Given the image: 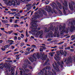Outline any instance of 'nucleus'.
Wrapping results in <instances>:
<instances>
[{
  "instance_id": "obj_25",
  "label": "nucleus",
  "mask_w": 75,
  "mask_h": 75,
  "mask_svg": "<svg viewBox=\"0 0 75 75\" xmlns=\"http://www.w3.org/2000/svg\"><path fill=\"white\" fill-rule=\"evenodd\" d=\"M4 66L3 65V64H0V69H3V68H4Z\"/></svg>"
},
{
  "instance_id": "obj_1",
  "label": "nucleus",
  "mask_w": 75,
  "mask_h": 75,
  "mask_svg": "<svg viewBox=\"0 0 75 75\" xmlns=\"http://www.w3.org/2000/svg\"><path fill=\"white\" fill-rule=\"evenodd\" d=\"M56 53L57 54H55V56H54V58L55 60L56 61H57L59 60V55H60V53L61 55H63L65 57L67 55V52L66 51L64 50V51L63 50H61L60 51H57L56 52Z\"/></svg>"
},
{
  "instance_id": "obj_2",
  "label": "nucleus",
  "mask_w": 75,
  "mask_h": 75,
  "mask_svg": "<svg viewBox=\"0 0 75 75\" xmlns=\"http://www.w3.org/2000/svg\"><path fill=\"white\" fill-rule=\"evenodd\" d=\"M37 57L38 59H40V58L41 57L42 60H46L47 55V54L44 55V53H42V52L40 53V54L39 53H37L36 54Z\"/></svg>"
},
{
  "instance_id": "obj_4",
  "label": "nucleus",
  "mask_w": 75,
  "mask_h": 75,
  "mask_svg": "<svg viewBox=\"0 0 75 75\" xmlns=\"http://www.w3.org/2000/svg\"><path fill=\"white\" fill-rule=\"evenodd\" d=\"M60 34L63 35V33L64 32L67 34L68 30L67 28L65 29V26H63L62 27L60 28Z\"/></svg>"
},
{
  "instance_id": "obj_15",
  "label": "nucleus",
  "mask_w": 75,
  "mask_h": 75,
  "mask_svg": "<svg viewBox=\"0 0 75 75\" xmlns=\"http://www.w3.org/2000/svg\"><path fill=\"white\" fill-rule=\"evenodd\" d=\"M49 35L50 36L49 37V38H52V37H53V36H54V34L52 33V32H50V33H49Z\"/></svg>"
},
{
  "instance_id": "obj_16",
  "label": "nucleus",
  "mask_w": 75,
  "mask_h": 75,
  "mask_svg": "<svg viewBox=\"0 0 75 75\" xmlns=\"http://www.w3.org/2000/svg\"><path fill=\"white\" fill-rule=\"evenodd\" d=\"M23 68H19V70H21V74H22V72H24V71H25V69L23 67H22Z\"/></svg>"
},
{
  "instance_id": "obj_6",
  "label": "nucleus",
  "mask_w": 75,
  "mask_h": 75,
  "mask_svg": "<svg viewBox=\"0 0 75 75\" xmlns=\"http://www.w3.org/2000/svg\"><path fill=\"white\" fill-rule=\"evenodd\" d=\"M74 24L75 25V21H72L71 24V27L70 28V30L71 32H73V31L75 30V26Z\"/></svg>"
},
{
  "instance_id": "obj_40",
  "label": "nucleus",
  "mask_w": 75,
  "mask_h": 75,
  "mask_svg": "<svg viewBox=\"0 0 75 75\" xmlns=\"http://www.w3.org/2000/svg\"><path fill=\"white\" fill-rule=\"evenodd\" d=\"M11 10L12 11H16V10H17V9H11Z\"/></svg>"
},
{
  "instance_id": "obj_38",
  "label": "nucleus",
  "mask_w": 75,
  "mask_h": 75,
  "mask_svg": "<svg viewBox=\"0 0 75 75\" xmlns=\"http://www.w3.org/2000/svg\"><path fill=\"white\" fill-rule=\"evenodd\" d=\"M16 5H19L20 4V2L19 1L16 2Z\"/></svg>"
},
{
  "instance_id": "obj_55",
  "label": "nucleus",
  "mask_w": 75,
  "mask_h": 75,
  "mask_svg": "<svg viewBox=\"0 0 75 75\" xmlns=\"http://www.w3.org/2000/svg\"><path fill=\"white\" fill-rule=\"evenodd\" d=\"M10 47V45H7L4 46V47Z\"/></svg>"
},
{
  "instance_id": "obj_34",
  "label": "nucleus",
  "mask_w": 75,
  "mask_h": 75,
  "mask_svg": "<svg viewBox=\"0 0 75 75\" xmlns=\"http://www.w3.org/2000/svg\"><path fill=\"white\" fill-rule=\"evenodd\" d=\"M47 75H54V74L52 73V72H50V73L48 74Z\"/></svg>"
},
{
  "instance_id": "obj_24",
  "label": "nucleus",
  "mask_w": 75,
  "mask_h": 75,
  "mask_svg": "<svg viewBox=\"0 0 75 75\" xmlns=\"http://www.w3.org/2000/svg\"><path fill=\"white\" fill-rule=\"evenodd\" d=\"M26 62L28 64H29V65H31V63L28 60H27L26 61Z\"/></svg>"
},
{
  "instance_id": "obj_62",
  "label": "nucleus",
  "mask_w": 75,
  "mask_h": 75,
  "mask_svg": "<svg viewBox=\"0 0 75 75\" xmlns=\"http://www.w3.org/2000/svg\"><path fill=\"white\" fill-rule=\"evenodd\" d=\"M19 56H20V55L19 54H18L15 56L16 57H18Z\"/></svg>"
},
{
  "instance_id": "obj_45",
  "label": "nucleus",
  "mask_w": 75,
  "mask_h": 75,
  "mask_svg": "<svg viewBox=\"0 0 75 75\" xmlns=\"http://www.w3.org/2000/svg\"><path fill=\"white\" fill-rule=\"evenodd\" d=\"M29 54L30 52H27L25 53V55H28Z\"/></svg>"
},
{
  "instance_id": "obj_8",
  "label": "nucleus",
  "mask_w": 75,
  "mask_h": 75,
  "mask_svg": "<svg viewBox=\"0 0 75 75\" xmlns=\"http://www.w3.org/2000/svg\"><path fill=\"white\" fill-rule=\"evenodd\" d=\"M43 32L42 30H40L38 31V32L36 34V36L38 37L39 35H40L39 37L40 38H42V35H43Z\"/></svg>"
},
{
  "instance_id": "obj_18",
  "label": "nucleus",
  "mask_w": 75,
  "mask_h": 75,
  "mask_svg": "<svg viewBox=\"0 0 75 75\" xmlns=\"http://www.w3.org/2000/svg\"><path fill=\"white\" fill-rule=\"evenodd\" d=\"M2 22L4 24H6V23H8V21L5 20H2Z\"/></svg>"
},
{
  "instance_id": "obj_59",
  "label": "nucleus",
  "mask_w": 75,
  "mask_h": 75,
  "mask_svg": "<svg viewBox=\"0 0 75 75\" xmlns=\"http://www.w3.org/2000/svg\"><path fill=\"white\" fill-rule=\"evenodd\" d=\"M31 47H36V46L35 45H33L31 46Z\"/></svg>"
},
{
  "instance_id": "obj_5",
  "label": "nucleus",
  "mask_w": 75,
  "mask_h": 75,
  "mask_svg": "<svg viewBox=\"0 0 75 75\" xmlns=\"http://www.w3.org/2000/svg\"><path fill=\"white\" fill-rule=\"evenodd\" d=\"M32 57L33 58H34L35 59V60L33 58V57H30L28 58L29 59L30 61L31 62H33L34 61H35L36 62L37 61V57H36V54H34L32 55Z\"/></svg>"
},
{
  "instance_id": "obj_28",
  "label": "nucleus",
  "mask_w": 75,
  "mask_h": 75,
  "mask_svg": "<svg viewBox=\"0 0 75 75\" xmlns=\"http://www.w3.org/2000/svg\"><path fill=\"white\" fill-rule=\"evenodd\" d=\"M38 16H39V15H38L37 16L36 15H35V17H33V20H37V17H38Z\"/></svg>"
},
{
  "instance_id": "obj_33",
  "label": "nucleus",
  "mask_w": 75,
  "mask_h": 75,
  "mask_svg": "<svg viewBox=\"0 0 75 75\" xmlns=\"http://www.w3.org/2000/svg\"><path fill=\"white\" fill-rule=\"evenodd\" d=\"M46 69H48V70H49V69H50L51 68V67L50 66H47L46 67Z\"/></svg>"
},
{
  "instance_id": "obj_12",
  "label": "nucleus",
  "mask_w": 75,
  "mask_h": 75,
  "mask_svg": "<svg viewBox=\"0 0 75 75\" xmlns=\"http://www.w3.org/2000/svg\"><path fill=\"white\" fill-rule=\"evenodd\" d=\"M32 4H29L26 5V7H27V8L26 11H28L30 10L31 8Z\"/></svg>"
},
{
  "instance_id": "obj_11",
  "label": "nucleus",
  "mask_w": 75,
  "mask_h": 75,
  "mask_svg": "<svg viewBox=\"0 0 75 75\" xmlns=\"http://www.w3.org/2000/svg\"><path fill=\"white\" fill-rule=\"evenodd\" d=\"M64 4L65 5H64V7L63 6V9L64 12L65 11V10H67V6H68V3L67 1L65 0L64 1Z\"/></svg>"
},
{
  "instance_id": "obj_30",
  "label": "nucleus",
  "mask_w": 75,
  "mask_h": 75,
  "mask_svg": "<svg viewBox=\"0 0 75 75\" xmlns=\"http://www.w3.org/2000/svg\"><path fill=\"white\" fill-rule=\"evenodd\" d=\"M8 48V47H5L4 48L2 47L1 49V50H2L3 51H4L6 50V48Z\"/></svg>"
},
{
  "instance_id": "obj_19",
  "label": "nucleus",
  "mask_w": 75,
  "mask_h": 75,
  "mask_svg": "<svg viewBox=\"0 0 75 75\" xmlns=\"http://www.w3.org/2000/svg\"><path fill=\"white\" fill-rule=\"evenodd\" d=\"M9 1L8 0V1L7 2V3H6V4H9V6H11V5H12L11 2Z\"/></svg>"
},
{
  "instance_id": "obj_37",
  "label": "nucleus",
  "mask_w": 75,
  "mask_h": 75,
  "mask_svg": "<svg viewBox=\"0 0 75 75\" xmlns=\"http://www.w3.org/2000/svg\"><path fill=\"white\" fill-rule=\"evenodd\" d=\"M19 21V20H16L15 21H14V23H15V24H16L17 23V21Z\"/></svg>"
},
{
  "instance_id": "obj_32",
  "label": "nucleus",
  "mask_w": 75,
  "mask_h": 75,
  "mask_svg": "<svg viewBox=\"0 0 75 75\" xmlns=\"http://www.w3.org/2000/svg\"><path fill=\"white\" fill-rule=\"evenodd\" d=\"M42 12H43V13L44 15H45V16H46L47 15V13H46V12L45 11H44L42 10Z\"/></svg>"
},
{
  "instance_id": "obj_3",
  "label": "nucleus",
  "mask_w": 75,
  "mask_h": 75,
  "mask_svg": "<svg viewBox=\"0 0 75 75\" xmlns=\"http://www.w3.org/2000/svg\"><path fill=\"white\" fill-rule=\"evenodd\" d=\"M63 61L64 62H65L67 65H68V64H69L70 63H72V59L71 58V57L69 56L67 58L64 59Z\"/></svg>"
},
{
  "instance_id": "obj_52",
  "label": "nucleus",
  "mask_w": 75,
  "mask_h": 75,
  "mask_svg": "<svg viewBox=\"0 0 75 75\" xmlns=\"http://www.w3.org/2000/svg\"><path fill=\"white\" fill-rule=\"evenodd\" d=\"M70 51H71V52H72L73 51H74V50L72 49H70Z\"/></svg>"
},
{
  "instance_id": "obj_42",
  "label": "nucleus",
  "mask_w": 75,
  "mask_h": 75,
  "mask_svg": "<svg viewBox=\"0 0 75 75\" xmlns=\"http://www.w3.org/2000/svg\"><path fill=\"white\" fill-rule=\"evenodd\" d=\"M3 1H5V3H7V2L8 1V0H3Z\"/></svg>"
},
{
  "instance_id": "obj_57",
  "label": "nucleus",
  "mask_w": 75,
  "mask_h": 75,
  "mask_svg": "<svg viewBox=\"0 0 75 75\" xmlns=\"http://www.w3.org/2000/svg\"><path fill=\"white\" fill-rule=\"evenodd\" d=\"M20 14V13H18L16 14H15L14 15V16H17L18 15H19V14Z\"/></svg>"
},
{
  "instance_id": "obj_26",
  "label": "nucleus",
  "mask_w": 75,
  "mask_h": 75,
  "mask_svg": "<svg viewBox=\"0 0 75 75\" xmlns=\"http://www.w3.org/2000/svg\"><path fill=\"white\" fill-rule=\"evenodd\" d=\"M48 8H49V12H51V13H54L53 12H52V9L51 8V7H50V6H49L48 7Z\"/></svg>"
},
{
  "instance_id": "obj_48",
  "label": "nucleus",
  "mask_w": 75,
  "mask_h": 75,
  "mask_svg": "<svg viewBox=\"0 0 75 75\" xmlns=\"http://www.w3.org/2000/svg\"><path fill=\"white\" fill-rule=\"evenodd\" d=\"M57 37H59V33H58L57 34Z\"/></svg>"
},
{
  "instance_id": "obj_13",
  "label": "nucleus",
  "mask_w": 75,
  "mask_h": 75,
  "mask_svg": "<svg viewBox=\"0 0 75 75\" xmlns=\"http://www.w3.org/2000/svg\"><path fill=\"white\" fill-rule=\"evenodd\" d=\"M52 65L54 69H55V70H56V71H57L58 72L60 71V70H59V68H58V67H57V66H55V65H54V64L53 63Z\"/></svg>"
},
{
  "instance_id": "obj_49",
  "label": "nucleus",
  "mask_w": 75,
  "mask_h": 75,
  "mask_svg": "<svg viewBox=\"0 0 75 75\" xmlns=\"http://www.w3.org/2000/svg\"><path fill=\"white\" fill-rule=\"evenodd\" d=\"M14 27H18V25L17 24L14 25Z\"/></svg>"
},
{
  "instance_id": "obj_31",
  "label": "nucleus",
  "mask_w": 75,
  "mask_h": 75,
  "mask_svg": "<svg viewBox=\"0 0 75 75\" xmlns=\"http://www.w3.org/2000/svg\"><path fill=\"white\" fill-rule=\"evenodd\" d=\"M22 67H23V68L24 69H25V68H27L28 67L27 65L25 64H25H24L23 66Z\"/></svg>"
},
{
  "instance_id": "obj_9",
  "label": "nucleus",
  "mask_w": 75,
  "mask_h": 75,
  "mask_svg": "<svg viewBox=\"0 0 75 75\" xmlns=\"http://www.w3.org/2000/svg\"><path fill=\"white\" fill-rule=\"evenodd\" d=\"M37 24H34L32 25V26L30 27L31 28H33L32 29V31L33 32H34L35 31V30H36L37 28Z\"/></svg>"
},
{
  "instance_id": "obj_35",
  "label": "nucleus",
  "mask_w": 75,
  "mask_h": 75,
  "mask_svg": "<svg viewBox=\"0 0 75 75\" xmlns=\"http://www.w3.org/2000/svg\"><path fill=\"white\" fill-rule=\"evenodd\" d=\"M13 31L12 30H11L10 31H9L8 32V33L9 34H10L11 33H13Z\"/></svg>"
},
{
  "instance_id": "obj_44",
  "label": "nucleus",
  "mask_w": 75,
  "mask_h": 75,
  "mask_svg": "<svg viewBox=\"0 0 75 75\" xmlns=\"http://www.w3.org/2000/svg\"><path fill=\"white\" fill-rule=\"evenodd\" d=\"M59 7L60 9H62V6H61V5H59Z\"/></svg>"
},
{
  "instance_id": "obj_20",
  "label": "nucleus",
  "mask_w": 75,
  "mask_h": 75,
  "mask_svg": "<svg viewBox=\"0 0 75 75\" xmlns=\"http://www.w3.org/2000/svg\"><path fill=\"white\" fill-rule=\"evenodd\" d=\"M42 48H40V52H42V51H43V49L44 50H45V49H46V48L45 47H42Z\"/></svg>"
},
{
  "instance_id": "obj_47",
  "label": "nucleus",
  "mask_w": 75,
  "mask_h": 75,
  "mask_svg": "<svg viewBox=\"0 0 75 75\" xmlns=\"http://www.w3.org/2000/svg\"><path fill=\"white\" fill-rule=\"evenodd\" d=\"M30 49H31V48H30V49L29 48V47H28L26 49V51H30Z\"/></svg>"
},
{
  "instance_id": "obj_10",
  "label": "nucleus",
  "mask_w": 75,
  "mask_h": 75,
  "mask_svg": "<svg viewBox=\"0 0 75 75\" xmlns=\"http://www.w3.org/2000/svg\"><path fill=\"white\" fill-rule=\"evenodd\" d=\"M58 60H56L57 63L56 62H54V64L56 66L57 68L59 67V66H60L61 68H62V67H63V65L61 64V63H60V62L59 61H58Z\"/></svg>"
},
{
  "instance_id": "obj_41",
  "label": "nucleus",
  "mask_w": 75,
  "mask_h": 75,
  "mask_svg": "<svg viewBox=\"0 0 75 75\" xmlns=\"http://www.w3.org/2000/svg\"><path fill=\"white\" fill-rule=\"evenodd\" d=\"M48 60H46L45 62V65H46V64H47L48 63Z\"/></svg>"
},
{
  "instance_id": "obj_54",
  "label": "nucleus",
  "mask_w": 75,
  "mask_h": 75,
  "mask_svg": "<svg viewBox=\"0 0 75 75\" xmlns=\"http://www.w3.org/2000/svg\"><path fill=\"white\" fill-rule=\"evenodd\" d=\"M35 4H36V3H34V4H33L32 5V7H33L35 5Z\"/></svg>"
},
{
  "instance_id": "obj_22",
  "label": "nucleus",
  "mask_w": 75,
  "mask_h": 75,
  "mask_svg": "<svg viewBox=\"0 0 75 75\" xmlns=\"http://www.w3.org/2000/svg\"><path fill=\"white\" fill-rule=\"evenodd\" d=\"M29 71H30V70L29 69H25V71H24V72L25 73H27V72H29Z\"/></svg>"
},
{
  "instance_id": "obj_63",
  "label": "nucleus",
  "mask_w": 75,
  "mask_h": 75,
  "mask_svg": "<svg viewBox=\"0 0 75 75\" xmlns=\"http://www.w3.org/2000/svg\"><path fill=\"white\" fill-rule=\"evenodd\" d=\"M53 72L54 75H56L57 74V73H56V72H55V71H53Z\"/></svg>"
},
{
  "instance_id": "obj_23",
  "label": "nucleus",
  "mask_w": 75,
  "mask_h": 75,
  "mask_svg": "<svg viewBox=\"0 0 75 75\" xmlns=\"http://www.w3.org/2000/svg\"><path fill=\"white\" fill-rule=\"evenodd\" d=\"M75 35H73L72 36H71V38H72L71 39V40H75Z\"/></svg>"
},
{
  "instance_id": "obj_46",
  "label": "nucleus",
  "mask_w": 75,
  "mask_h": 75,
  "mask_svg": "<svg viewBox=\"0 0 75 75\" xmlns=\"http://www.w3.org/2000/svg\"><path fill=\"white\" fill-rule=\"evenodd\" d=\"M71 48L70 47H66L65 48V50H69Z\"/></svg>"
},
{
  "instance_id": "obj_17",
  "label": "nucleus",
  "mask_w": 75,
  "mask_h": 75,
  "mask_svg": "<svg viewBox=\"0 0 75 75\" xmlns=\"http://www.w3.org/2000/svg\"><path fill=\"white\" fill-rule=\"evenodd\" d=\"M52 5L54 6V8H56V9H58V7L57 6V5H56V4L54 2H53L52 3Z\"/></svg>"
},
{
  "instance_id": "obj_51",
  "label": "nucleus",
  "mask_w": 75,
  "mask_h": 75,
  "mask_svg": "<svg viewBox=\"0 0 75 75\" xmlns=\"http://www.w3.org/2000/svg\"><path fill=\"white\" fill-rule=\"evenodd\" d=\"M29 68H30V69H33V67L31 66H29Z\"/></svg>"
},
{
  "instance_id": "obj_56",
  "label": "nucleus",
  "mask_w": 75,
  "mask_h": 75,
  "mask_svg": "<svg viewBox=\"0 0 75 75\" xmlns=\"http://www.w3.org/2000/svg\"><path fill=\"white\" fill-rule=\"evenodd\" d=\"M50 55V56L51 57H53V54H52L51 53H50V54H49Z\"/></svg>"
},
{
  "instance_id": "obj_60",
  "label": "nucleus",
  "mask_w": 75,
  "mask_h": 75,
  "mask_svg": "<svg viewBox=\"0 0 75 75\" xmlns=\"http://www.w3.org/2000/svg\"><path fill=\"white\" fill-rule=\"evenodd\" d=\"M64 62L62 61V62L61 63H60V64L64 65Z\"/></svg>"
},
{
  "instance_id": "obj_53",
  "label": "nucleus",
  "mask_w": 75,
  "mask_h": 75,
  "mask_svg": "<svg viewBox=\"0 0 75 75\" xmlns=\"http://www.w3.org/2000/svg\"><path fill=\"white\" fill-rule=\"evenodd\" d=\"M63 43H64V42H62L59 43L57 44H63Z\"/></svg>"
},
{
  "instance_id": "obj_7",
  "label": "nucleus",
  "mask_w": 75,
  "mask_h": 75,
  "mask_svg": "<svg viewBox=\"0 0 75 75\" xmlns=\"http://www.w3.org/2000/svg\"><path fill=\"white\" fill-rule=\"evenodd\" d=\"M69 6L71 10H72L74 9V7L75 8V4L72 1H71V4L70 3H69Z\"/></svg>"
},
{
  "instance_id": "obj_61",
  "label": "nucleus",
  "mask_w": 75,
  "mask_h": 75,
  "mask_svg": "<svg viewBox=\"0 0 75 75\" xmlns=\"http://www.w3.org/2000/svg\"><path fill=\"white\" fill-rule=\"evenodd\" d=\"M52 39H47V41H51L52 40Z\"/></svg>"
},
{
  "instance_id": "obj_21",
  "label": "nucleus",
  "mask_w": 75,
  "mask_h": 75,
  "mask_svg": "<svg viewBox=\"0 0 75 75\" xmlns=\"http://www.w3.org/2000/svg\"><path fill=\"white\" fill-rule=\"evenodd\" d=\"M12 5H13L14 6H15V5L16 4V2L12 0L11 1Z\"/></svg>"
},
{
  "instance_id": "obj_14",
  "label": "nucleus",
  "mask_w": 75,
  "mask_h": 75,
  "mask_svg": "<svg viewBox=\"0 0 75 75\" xmlns=\"http://www.w3.org/2000/svg\"><path fill=\"white\" fill-rule=\"evenodd\" d=\"M54 28L55 29V33H54V36L55 37H56V36L57 35V31H58V27H57L56 28L55 26H54Z\"/></svg>"
},
{
  "instance_id": "obj_43",
  "label": "nucleus",
  "mask_w": 75,
  "mask_h": 75,
  "mask_svg": "<svg viewBox=\"0 0 75 75\" xmlns=\"http://www.w3.org/2000/svg\"><path fill=\"white\" fill-rule=\"evenodd\" d=\"M21 35L22 36H21V38H24V35H23V34H21Z\"/></svg>"
},
{
  "instance_id": "obj_27",
  "label": "nucleus",
  "mask_w": 75,
  "mask_h": 75,
  "mask_svg": "<svg viewBox=\"0 0 75 75\" xmlns=\"http://www.w3.org/2000/svg\"><path fill=\"white\" fill-rule=\"evenodd\" d=\"M51 29L52 30H53V27H52L51 28H49L47 30L48 31H51Z\"/></svg>"
},
{
  "instance_id": "obj_58",
  "label": "nucleus",
  "mask_w": 75,
  "mask_h": 75,
  "mask_svg": "<svg viewBox=\"0 0 75 75\" xmlns=\"http://www.w3.org/2000/svg\"><path fill=\"white\" fill-rule=\"evenodd\" d=\"M24 45V44L23 43H22L21 44V47H22V46H23Z\"/></svg>"
},
{
  "instance_id": "obj_36",
  "label": "nucleus",
  "mask_w": 75,
  "mask_h": 75,
  "mask_svg": "<svg viewBox=\"0 0 75 75\" xmlns=\"http://www.w3.org/2000/svg\"><path fill=\"white\" fill-rule=\"evenodd\" d=\"M6 62H12L13 61L12 60H6Z\"/></svg>"
},
{
  "instance_id": "obj_39",
  "label": "nucleus",
  "mask_w": 75,
  "mask_h": 75,
  "mask_svg": "<svg viewBox=\"0 0 75 75\" xmlns=\"http://www.w3.org/2000/svg\"><path fill=\"white\" fill-rule=\"evenodd\" d=\"M45 3L46 4H49V1H45Z\"/></svg>"
},
{
  "instance_id": "obj_50",
  "label": "nucleus",
  "mask_w": 75,
  "mask_h": 75,
  "mask_svg": "<svg viewBox=\"0 0 75 75\" xmlns=\"http://www.w3.org/2000/svg\"><path fill=\"white\" fill-rule=\"evenodd\" d=\"M26 36L28 37V33L27 32V31H26Z\"/></svg>"
},
{
  "instance_id": "obj_29",
  "label": "nucleus",
  "mask_w": 75,
  "mask_h": 75,
  "mask_svg": "<svg viewBox=\"0 0 75 75\" xmlns=\"http://www.w3.org/2000/svg\"><path fill=\"white\" fill-rule=\"evenodd\" d=\"M50 36L49 35V33L47 34L46 35V38H50Z\"/></svg>"
},
{
  "instance_id": "obj_64",
  "label": "nucleus",
  "mask_w": 75,
  "mask_h": 75,
  "mask_svg": "<svg viewBox=\"0 0 75 75\" xmlns=\"http://www.w3.org/2000/svg\"><path fill=\"white\" fill-rule=\"evenodd\" d=\"M10 23H11L12 21H13V19H11L10 20Z\"/></svg>"
}]
</instances>
